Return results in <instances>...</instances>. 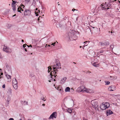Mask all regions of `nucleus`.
<instances>
[{"mask_svg":"<svg viewBox=\"0 0 120 120\" xmlns=\"http://www.w3.org/2000/svg\"><path fill=\"white\" fill-rule=\"evenodd\" d=\"M48 73L51 71V72L50 73V75H53L54 77H55L57 75H55V74L57 73V72L58 71H56V70L52 69L50 66L48 67Z\"/></svg>","mask_w":120,"mask_h":120,"instance_id":"1","label":"nucleus"},{"mask_svg":"<svg viewBox=\"0 0 120 120\" xmlns=\"http://www.w3.org/2000/svg\"><path fill=\"white\" fill-rule=\"evenodd\" d=\"M74 33L73 30H71L68 33V36L69 38L70 39L71 38H74Z\"/></svg>","mask_w":120,"mask_h":120,"instance_id":"2","label":"nucleus"},{"mask_svg":"<svg viewBox=\"0 0 120 120\" xmlns=\"http://www.w3.org/2000/svg\"><path fill=\"white\" fill-rule=\"evenodd\" d=\"M57 113L56 112H53L49 117V119H53L54 118H56L57 116Z\"/></svg>","mask_w":120,"mask_h":120,"instance_id":"3","label":"nucleus"},{"mask_svg":"<svg viewBox=\"0 0 120 120\" xmlns=\"http://www.w3.org/2000/svg\"><path fill=\"white\" fill-rule=\"evenodd\" d=\"M109 42H100L99 43V45L103 46H106L109 45Z\"/></svg>","mask_w":120,"mask_h":120,"instance_id":"4","label":"nucleus"},{"mask_svg":"<svg viewBox=\"0 0 120 120\" xmlns=\"http://www.w3.org/2000/svg\"><path fill=\"white\" fill-rule=\"evenodd\" d=\"M31 13V11L29 10L26 9L24 12V15H29Z\"/></svg>","mask_w":120,"mask_h":120,"instance_id":"5","label":"nucleus"},{"mask_svg":"<svg viewBox=\"0 0 120 120\" xmlns=\"http://www.w3.org/2000/svg\"><path fill=\"white\" fill-rule=\"evenodd\" d=\"M3 50L7 52H10L11 49L8 47L7 46H4L3 49Z\"/></svg>","mask_w":120,"mask_h":120,"instance_id":"6","label":"nucleus"},{"mask_svg":"<svg viewBox=\"0 0 120 120\" xmlns=\"http://www.w3.org/2000/svg\"><path fill=\"white\" fill-rule=\"evenodd\" d=\"M92 105L94 108H96L98 107V103L97 101H93L92 103Z\"/></svg>","mask_w":120,"mask_h":120,"instance_id":"7","label":"nucleus"},{"mask_svg":"<svg viewBox=\"0 0 120 120\" xmlns=\"http://www.w3.org/2000/svg\"><path fill=\"white\" fill-rule=\"evenodd\" d=\"M105 105V103H103L101 105L100 108L102 110H104L107 109L106 108Z\"/></svg>","mask_w":120,"mask_h":120,"instance_id":"8","label":"nucleus"},{"mask_svg":"<svg viewBox=\"0 0 120 120\" xmlns=\"http://www.w3.org/2000/svg\"><path fill=\"white\" fill-rule=\"evenodd\" d=\"M99 8H100L102 10H105L106 9V6H105V5L101 4L99 6Z\"/></svg>","mask_w":120,"mask_h":120,"instance_id":"9","label":"nucleus"},{"mask_svg":"<svg viewBox=\"0 0 120 120\" xmlns=\"http://www.w3.org/2000/svg\"><path fill=\"white\" fill-rule=\"evenodd\" d=\"M83 88V86H81L79 87L77 89V91L79 92H82V89Z\"/></svg>","mask_w":120,"mask_h":120,"instance_id":"10","label":"nucleus"},{"mask_svg":"<svg viewBox=\"0 0 120 120\" xmlns=\"http://www.w3.org/2000/svg\"><path fill=\"white\" fill-rule=\"evenodd\" d=\"M113 113V112L111 111V110L109 109L108 110L106 111V114L108 116L112 114Z\"/></svg>","mask_w":120,"mask_h":120,"instance_id":"11","label":"nucleus"},{"mask_svg":"<svg viewBox=\"0 0 120 120\" xmlns=\"http://www.w3.org/2000/svg\"><path fill=\"white\" fill-rule=\"evenodd\" d=\"M67 78L66 77H64L62 79H61L60 82L61 83L63 84L64 83L65 81L66 80Z\"/></svg>","mask_w":120,"mask_h":120,"instance_id":"12","label":"nucleus"},{"mask_svg":"<svg viewBox=\"0 0 120 120\" xmlns=\"http://www.w3.org/2000/svg\"><path fill=\"white\" fill-rule=\"evenodd\" d=\"M113 87L114 88H115V86H113L112 85L111 86H109L108 88V90L110 91H113V90L112 89Z\"/></svg>","mask_w":120,"mask_h":120,"instance_id":"13","label":"nucleus"},{"mask_svg":"<svg viewBox=\"0 0 120 120\" xmlns=\"http://www.w3.org/2000/svg\"><path fill=\"white\" fill-rule=\"evenodd\" d=\"M12 82L13 84H17V81L16 79H13Z\"/></svg>","mask_w":120,"mask_h":120,"instance_id":"14","label":"nucleus"},{"mask_svg":"<svg viewBox=\"0 0 120 120\" xmlns=\"http://www.w3.org/2000/svg\"><path fill=\"white\" fill-rule=\"evenodd\" d=\"M21 104L23 105H28V102L25 101H21Z\"/></svg>","mask_w":120,"mask_h":120,"instance_id":"15","label":"nucleus"},{"mask_svg":"<svg viewBox=\"0 0 120 120\" xmlns=\"http://www.w3.org/2000/svg\"><path fill=\"white\" fill-rule=\"evenodd\" d=\"M87 90L86 88L84 86H83V88L82 89V92L83 93H84V92H88L87 91Z\"/></svg>","mask_w":120,"mask_h":120,"instance_id":"16","label":"nucleus"},{"mask_svg":"<svg viewBox=\"0 0 120 120\" xmlns=\"http://www.w3.org/2000/svg\"><path fill=\"white\" fill-rule=\"evenodd\" d=\"M56 25L57 28L61 27L62 26V25L60 24L59 23L57 22L56 23Z\"/></svg>","mask_w":120,"mask_h":120,"instance_id":"17","label":"nucleus"},{"mask_svg":"<svg viewBox=\"0 0 120 120\" xmlns=\"http://www.w3.org/2000/svg\"><path fill=\"white\" fill-rule=\"evenodd\" d=\"M68 16L66 15L65 17L63 18V20H65V21H66L67 22H68Z\"/></svg>","mask_w":120,"mask_h":120,"instance_id":"18","label":"nucleus"},{"mask_svg":"<svg viewBox=\"0 0 120 120\" xmlns=\"http://www.w3.org/2000/svg\"><path fill=\"white\" fill-rule=\"evenodd\" d=\"M57 64H56V65H53V66H52V67H53V69L54 70H56V71H58V70H57V69H56V67L57 66Z\"/></svg>","mask_w":120,"mask_h":120,"instance_id":"19","label":"nucleus"},{"mask_svg":"<svg viewBox=\"0 0 120 120\" xmlns=\"http://www.w3.org/2000/svg\"><path fill=\"white\" fill-rule=\"evenodd\" d=\"M105 107H106V108H108L110 106V104L108 103H105Z\"/></svg>","mask_w":120,"mask_h":120,"instance_id":"20","label":"nucleus"},{"mask_svg":"<svg viewBox=\"0 0 120 120\" xmlns=\"http://www.w3.org/2000/svg\"><path fill=\"white\" fill-rule=\"evenodd\" d=\"M70 90V88L69 87H67L65 88V91L66 92H69Z\"/></svg>","mask_w":120,"mask_h":120,"instance_id":"21","label":"nucleus"},{"mask_svg":"<svg viewBox=\"0 0 120 120\" xmlns=\"http://www.w3.org/2000/svg\"><path fill=\"white\" fill-rule=\"evenodd\" d=\"M93 65L95 67H97L99 65L97 63V62H94L93 64Z\"/></svg>","mask_w":120,"mask_h":120,"instance_id":"22","label":"nucleus"},{"mask_svg":"<svg viewBox=\"0 0 120 120\" xmlns=\"http://www.w3.org/2000/svg\"><path fill=\"white\" fill-rule=\"evenodd\" d=\"M13 86L15 89H16L17 88V84H13Z\"/></svg>","mask_w":120,"mask_h":120,"instance_id":"23","label":"nucleus"},{"mask_svg":"<svg viewBox=\"0 0 120 120\" xmlns=\"http://www.w3.org/2000/svg\"><path fill=\"white\" fill-rule=\"evenodd\" d=\"M57 64H57V66L56 67V69H57H57H58L59 68H61L60 67V63H57Z\"/></svg>","mask_w":120,"mask_h":120,"instance_id":"24","label":"nucleus"},{"mask_svg":"<svg viewBox=\"0 0 120 120\" xmlns=\"http://www.w3.org/2000/svg\"><path fill=\"white\" fill-rule=\"evenodd\" d=\"M12 2L11 4V6H12L14 5H15V4L17 2L15 1L12 0Z\"/></svg>","mask_w":120,"mask_h":120,"instance_id":"25","label":"nucleus"},{"mask_svg":"<svg viewBox=\"0 0 120 120\" xmlns=\"http://www.w3.org/2000/svg\"><path fill=\"white\" fill-rule=\"evenodd\" d=\"M53 75H49V79L50 80H52L53 79Z\"/></svg>","mask_w":120,"mask_h":120,"instance_id":"26","label":"nucleus"},{"mask_svg":"<svg viewBox=\"0 0 120 120\" xmlns=\"http://www.w3.org/2000/svg\"><path fill=\"white\" fill-rule=\"evenodd\" d=\"M11 100V98L10 97H8L7 99V102L8 104H9V102Z\"/></svg>","mask_w":120,"mask_h":120,"instance_id":"27","label":"nucleus"},{"mask_svg":"<svg viewBox=\"0 0 120 120\" xmlns=\"http://www.w3.org/2000/svg\"><path fill=\"white\" fill-rule=\"evenodd\" d=\"M26 44H24L23 45V49H24L26 52L27 51V49H26Z\"/></svg>","mask_w":120,"mask_h":120,"instance_id":"28","label":"nucleus"},{"mask_svg":"<svg viewBox=\"0 0 120 120\" xmlns=\"http://www.w3.org/2000/svg\"><path fill=\"white\" fill-rule=\"evenodd\" d=\"M12 9L14 11H15L16 10V7L15 5H14L12 6Z\"/></svg>","mask_w":120,"mask_h":120,"instance_id":"29","label":"nucleus"},{"mask_svg":"<svg viewBox=\"0 0 120 120\" xmlns=\"http://www.w3.org/2000/svg\"><path fill=\"white\" fill-rule=\"evenodd\" d=\"M6 76L8 79H10V81H11V76L9 75H6Z\"/></svg>","mask_w":120,"mask_h":120,"instance_id":"30","label":"nucleus"},{"mask_svg":"<svg viewBox=\"0 0 120 120\" xmlns=\"http://www.w3.org/2000/svg\"><path fill=\"white\" fill-rule=\"evenodd\" d=\"M67 111L68 112L71 113L72 112V110L71 109V108L70 109V108H69L67 110Z\"/></svg>","mask_w":120,"mask_h":120,"instance_id":"31","label":"nucleus"},{"mask_svg":"<svg viewBox=\"0 0 120 120\" xmlns=\"http://www.w3.org/2000/svg\"><path fill=\"white\" fill-rule=\"evenodd\" d=\"M91 27H92V29L91 28H89V29H90V31L91 32V31L92 30V31H93V29L94 28H95V27H93L92 26H90ZM95 28H96V27H95Z\"/></svg>","mask_w":120,"mask_h":120,"instance_id":"32","label":"nucleus"},{"mask_svg":"<svg viewBox=\"0 0 120 120\" xmlns=\"http://www.w3.org/2000/svg\"><path fill=\"white\" fill-rule=\"evenodd\" d=\"M114 48V45H111L110 46V49L112 50L113 48Z\"/></svg>","mask_w":120,"mask_h":120,"instance_id":"33","label":"nucleus"},{"mask_svg":"<svg viewBox=\"0 0 120 120\" xmlns=\"http://www.w3.org/2000/svg\"><path fill=\"white\" fill-rule=\"evenodd\" d=\"M11 24H8L7 26V27L8 29L10 28L11 26Z\"/></svg>","mask_w":120,"mask_h":120,"instance_id":"34","label":"nucleus"},{"mask_svg":"<svg viewBox=\"0 0 120 120\" xmlns=\"http://www.w3.org/2000/svg\"><path fill=\"white\" fill-rule=\"evenodd\" d=\"M111 6L110 3L109 2V3L107 5H106V7H109Z\"/></svg>","mask_w":120,"mask_h":120,"instance_id":"35","label":"nucleus"},{"mask_svg":"<svg viewBox=\"0 0 120 120\" xmlns=\"http://www.w3.org/2000/svg\"><path fill=\"white\" fill-rule=\"evenodd\" d=\"M30 0H25V2L26 3L28 4V2H29Z\"/></svg>","mask_w":120,"mask_h":120,"instance_id":"36","label":"nucleus"},{"mask_svg":"<svg viewBox=\"0 0 120 120\" xmlns=\"http://www.w3.org/2000/svg\"><path fill=\"white\" fill-rule=\"evenodd\" d=\"M45 98L44 97L41 98V100H42L44 101H45L46 100H44Z\"/></svg>","mask_w":120,"mask_h":120,"instance_id":"37","label":"nucleus"},{"mask_svg":"<svg viewBox=\"0 0 120 120\" xmlns=\"http://www.w3.org/2000/svg\"><path fill=\"white\" fill-rule=\"evenodd\" d=\"M39 12V13H40V11H39V10H38V13H37V12H36V11H35V14L37 16L38 15V14H37V13H38V12Z\"/></svg>","mask_w":120,"mask_h":120,"instance_id":"38","label":"nucleus"},{"mask_svg":"<svg viewBox=\"0 0 120 120\" xmlns=\"http://www.w3.org/2000/svg\"><path fill=\"white\" fill-rule=\"evenodd\" d=\"M30 76L32 77H33L34 76V75L33 74H32V73H31L30 74Z\"/></svg>","mask_w":120,"mask_h":120,"instance_id":"39","label":"nucleus"},{"mask_svg":"<svg viewBox=\"0 0 120 120\" xmlns=\"http://www.w3.org/2000/svg\"><path fill=\"white\" fill-rule=\"evenodd\" d=\"M110 83V82L109 81H107V82L106 83V85H108Z\"/></svg>","mask_w":120,"mask_h":120,"instance_id":"40","label":"nucleus"},{"mask_svg":"<svg viewBox=\"0 0 120 120\" xmlns=\"http://www.w3.org/2000/svg\"><path fill=\"white\" fill-rule=\"evenodd\" d=\"M114 69V68L116 69V70H118V68L116 66H115L114 67H113Z\"/></svg>","mask_w":120,"mask_h":120,"instance_id":"41","label":"nucleus"},{"mask_svg":"<svg viewBox=\"0 0 120 120\" xmlns=\"http://www.w3.org/2000/svg\"><path fill=\"white\" fill-rule=\"evenodd\" d=\"M5 84H4L3 86H2V88H5Z\"/></svg>","mask_w":120,"mask_h":120,"instance_id":"42","label":"nucleus"},{"mask_svg":"<svg viewBox=\"0 0 120 120\" xmlns=\"http://www.w3.org/2000/svg\"><path fill=\"white\" fill-rule=\"evenodd\" d=\"M21 9V8L20 6H19L18 7V8L17 10H18L20 9Z\"/></svg>","mask_w":120,"mask_h":120,"instance_id":"43","label":"nucleus"},{"mask_svg":"<svg viewBox=\"0 0 120 120\" xmlns=\"http://www.w3.org/2000/svg\"><path fill=\"white\" fill-rule=\"evenodd\" d=\"M83 120H87V119H86L84 117H83L82 118Z\"/></svg>","mask_w":120,"mask_h":120,"instance_id":"44","label":"nucleus"},{"mask_svg":"<svg viewBox=\"0 0 120 120\" xmlns=\"http://www.w3.org/2000/svg\"><path fill=\"white\" fill-rule=\"evenodd\" d=\"M104 51V50H101L99 52L101 53H102Z\"/></svg>","mask_w":120,"mask_h":120,"instance_id":"45","label":"nucleus"},{"mask_svg":"<svg viewBox=\"0 0 120 120\" xmlns=\"http://www.w3.org/2000/svg\"><path fill=\"white\" fill-rule=\"evenodd\" d=\"M42 18V17H41V16H39V17L38 18V21H39V20H40V18Z\"/></svg>","mask_w":120,"mask_h":120,"instance_id":"46","label":"nucleus"},{"mask_svg":"<svg viewBox=\"0 0 120 120\" xmlns=\"http://www.w3.org/2000/svg\"><path fill=\"white\" fill-rule=\"evenodd\" d=\"M3 75V73L2 72H0V77H1V75Z\"/></svg>","mask_w":120,"mask_h":120,"instance_id":"47","label":"nucleus"},{"mask_svg":"<svg viewBox=\"0 0 120 120\" xmlns=\"http://www.w3.org/2000/svg\"><path fill=\"white\" fill-rule=\"evenodd\" d=\"M9 120H14L13 118H11L9 119Z\"/></svg>","mask_w":120,"mask_h":120,"instance_id":"48","label":"nucleus"},{"mask_svg":"<svg viewBox=\"0 0 120 120\" xmlns=\"http://www.w3.org/2000/svg\"><path fill=\"white\" fill-rule=\"evenodd\" d=\"M89 42L90 41H86L85 42H84V43H85V42H88V43H89Z\"/></svg>","mask_w":120,"mask_h":120,"instance_id":"49","label":"nucleus"},{"mask_svg":"<svg viewBox=\"0 0 120 120\" xmlns=\"http://www.w3.org/2000/svg\"><path fill=\"white\" fill-rule=\"evenodd\" d=\"M21 9H20V10H17V11L18 12H19L20 13H21Z\"/></svg>","mask_w":120,"mask_h":120,"instance_id":"50","label":"nucleus"},{"mask_svg":"<svg viewBox=\"0 0 120 120\" xmlns=\"http://www.w3.org/2000/svg\"><path fill=\"white\" fill-rule=\"evenodd\" d=\"M47 46H48L47 44L45 46H44V48L46 47Z\"/></svg>","mask_w":120,"mask_h":120,"instance_id":"51","label":"nucleus"},{"mask_svg":"<svg viewBox=\"0 0 120 120\" xmlns=\"http://www.w3.org/2000/svg\"><path fill=\"white\" fill-rule=\"evenodd\" d=\"M76 10L75 9H72V11H74L75 10Z\"/></svg>","mask_w":120,"mask_h":120,"instance_id":"52","label":"nucleus"},{"mask_svg":"<svg viewBox=\"0 0 120 120\" xmlns=\"http://www.w3.org/2000/svg\"><path fill=\"white\" fill-rule=\"evenodd\" d=\"M42 105L43 106H44L45 105V104H42Z\"/></svg>","mask_w":120,"mask_h":120,"instance_id":"53","label":"nucleus"},{"mask_svg":"<svg viewBox=\"0 0 120 120\" xmlns=\"http://www.w3.org/2000/svg\"><path fill=\"white\" fill-rule=\"evenodd\" d=\"M1 58V55L0 53V58Z\"/></svg>","mask_w":120,"mask_h":120,"instance_id":"54","label":"nucleus"},{"mask_svg":"<svg viewBox=\"0 0 120 120\" xmlns=\"http://www.w3.org/2000/svg\"><path fill=\"white\" fill-rule=\"evenodd\" d=\"M51 45H53L54 46H55V45H54V44H53V43H52V44H51Z\"/></svg>","mask_w":120,"mask_h":120,"instance_id":"55","label":"nucleus"},{"mask_svg":"<svg viewBox=\"0 0 120 120\" xmlns=\"http://www.w3.org/2000/svg\"><path fill=\"white\" fill-rule=\"evenodd\" d=\"M109 9V8H107L106 7V9H107V10H108V9Z\"/></svg>","mask_w":120,"mask_h":120,"instance_id":"56","label":"nucleus"},{"mask_svg":"<svg viewBox=\"0 0 120 120\" xmlns=\"http://www.w3.org/2000/svg\"><path fill=\"white\" fill-rule=\"evenodd\" d=\"M9 91H10V92L11 93V89L9 90Z\"/></svg>","mask_w":120,"mask_h":120,"instance_id":"57","label":"nucleus"},{"mask_svg":"<svg viewBox=\"0 0 120 120\" xmlns=\"http://www.w3.org/2000/svg\"><path fill=\"white\" fill-rule=\"evenodd\" d=\"M21 10L22 11H23V10L22 8H21Z\"/></svg>","mask_w":120,"mask_h":120,"instance_id":"58","label":"nucleus"},{"mask_svg":"<svg viewBox=\"0 0 120 120\" xmlns=\"http://www.w3.org/2000/svg\"><path fill=\"white\" fill-rule=\"evenodd\" d=\"M23 6V8H24V5L22 4V5L21 6Z\"/></svg>","mask_w":120,"mask_h":120,"instance_id":"59","label":"nucleus"},{"mask_svg":"<svg viewBox=\"0 0 120 120\" xmlns=\"http://www.w3.org/2000/svg\"><path fill=\"white\" fill-rule=\"evenodd\" d=\"M16 14H15L14 15H13V17H14V16H16Z\"/></svg>","mask_w":120,"mask_h":120,"instance_id":"60","label":"nucleus"},{"mask_svg":"<svg viewBox=\"0 0 120 120\" xmlns=\"http://www.w3.org/2000/svg\"><path fill=\"white\" fill-rule=\"evenodd\" d=\"M22 42H24V40H22Z\"/></svg>","mask_w":120,"mask_h":120,"instance_id":"61","label":"nucleus"},{"mask_svg":"<svg viewBox=\"0 0 120 120\" xmlns=\"http://www.w3.org/2000/svg\"><path fill=\"white\" fill-rule=\"evenodd\" d=\"M85 46H83L82 48H83V49H84L83 48Z\"/></svg>","mask_w":120,"mask_h":120,"instance_id":"62","label":"nucleus"},{"mask_svg":"<svg viewBox=\"0 0 120 120\" xmlns=\"http://www.w3.org/2000/svg\"><path fill=\"white\" fill-rule=\"evenodd\" d=\"M115 105H116V106H117V104H116V103L115 104Z\"/></svg>","mask_w":120,"mask_h":120,"instance_id":"63","label":"nucleus"},{"mask_svg":"<svg viewBox=\"0 0 120 120\" xmlns=\"http://www.w3.org/2000/svg\"><path fill=\"white\" fill-rule=\"evenodd\" d=\"M30 47H32V46L31 45H30Z\"/></svg>","mask_w":120,"mask_h":120,"instance_id":"64","label":"nucleus"}]
</instances>
